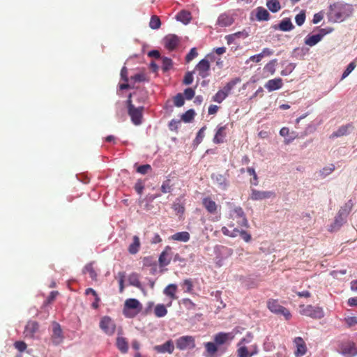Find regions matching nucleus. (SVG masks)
<instances>
[{"label":"nucleus","mask_w":357,"mask_h":357,"mask_svg":"<svg viewBox=\"0 0 357 357\" xmlns=\"http://www.w3.org/2000/svg\"><path fill=\"white\" fill-rule=\"evenodd\" d=\"M351 13V6L348 3L335 2L329 7V15L335 22L344 20Z\"/></svg>","instance_id":"f257e3e1"},{"label":"nucleus","mask_w":357,"mask_h":357,"mask_svg":"<svg viewBox=\"0 0 357 357\" xmlns=\"http://www.w3.org/2000/svg\"><path fill=\"white\" fill-rule=\"evenodd\" d=\"M233 336L229 333H218L214 336V342H208L204 344L206 352L211 356H214L218 350V346L224 344L229 339L232 340Z\"/></svg>","instance_id":"f03ea898"},{"label":"nucleus","mask_w":357,"mask_h":357,"mask_svg":"<svg viewBox=\"0 0 357 357\" xmlns=\"http://www.w3.org/2000/svg\"><path fill=\"white\" fill-rule=\"evenodd\" d=\"M132 93H130L127 100L128 113L130 116L132 122L139 126L142 123L144 106L135 107L132 102Z\"/></svg>","instance_id":"7ed1b4c3"},{"label":"nucleus","mask_w":357,"mask_h":357,"mask_svg":"<svg viewBox=\"0 0 357 357\" xmlns=\"http://www.w3.org/2000/svg\"><path fill=\"white\" fill-rule=\"evenodd\" d=\"M142 310V305L137 299L128 298L124 303L123 314L126 317L133 318Z\"/></svg>","instance_id":"20e7f679"},{"label":"nucleus","mask_w":357,"mask_h":357,"mask_svg":"<svg viewBox=\"0 0 357 357\" xmlns=\"http://www.w3.org/2000/svg\"><path fill=\"white\" fill-rule=\"evenodd\" d=\"M267 307L273 313L278 315H282L286 320L291 317L290 311L279 303L278 300L271 298L267 301Z\"/></svg>","instance_id":"39448f33"},{"label":"nucleus","mask_w":357,"mask_h":357,"mask_svg":"<svg viewBox=\"0 0 357 357\" xmlns=\"http://www.w3.org/2000/svg\"><path fill=\"white\" fill-rule=\"evenodd\" d=\"M300 313L302 315L310 317L312 319H321L324 316V311L321 307L312 306L311 305H301Z\"/></svg>","instance_id":"423d86ee"},{"label":"nucleus","mask_w":357,"mask_h":357,"mask_svg":"<svg viewBox=\"0 0 357 357\" xmlns=\"http://www.w3.org/2000/svg\"><path fill=\"white\" fill-rule=\"evenodd\" d=\"M230 218L236 221V225L240 227H248V222L243 208L240 206H236L231 210Z\"/></svg>","instance_id":"0eeeda50"},{"label":"nucleus","mask_w":357,"mask_h":357,"mask_svg":"<svg viewBox=\"0 0 357 357\" xmlns=\"http://www.w3.org/2000/svg\"><path fill=\"white\" fill-rule=\"evenodd\" d=\"M100 328L108 335H112L116 331L114 321L108 316L103 317L100 321Z\"/></svg>","instance_id":"6e6552de"},{"label":"nucleus","mask_w":357,"mask_h":357,"mask_svg":"<svg viewBox=\"0 0 357 357\" xmlns=\"http://www.w3.org/2000/svg\"><path fill=\"white\" fill-rule=\"evenodd\" d=\"M338 350L346 357H352L357 354L355 344L351 341L341 342L339 345Z\"/></svg>","instance_id":"1a4fd4ad"},{"label":"nucleus","mask_w":357,"mask_h":357,"mask_svg":"<svg viewBox=\"0 0 357 357\" xmlns=\"http://www.w3.org/2000/svg\"><path fill=\"white\" fill-rule=\"evenodd\" d=\"M176 345L180 350L193 349L195 347V338L190 335L180 337L176 340Z\"/></svg>","instance_id":"9d476101"},{"label":"nucleus","mask_w":357,"mask_h":357,"mask_svg":"<svg viewBox=\"0 0 357 357\" xmlns=\"http://www.w3.org/2000/svg\"><path fill=\"white\" fill-rule=\"evenodd\" d=\"M202 204L206 211L211 215L218 213L220 208V206L216 204L211 197H205L202 198Z\"/></svg>","instance_id":"9b49d317"},{"label":"nucleus","mask_w":357,"mask_h":357,"mask_svg":"<svg viewBox=\"0 0 357 357\" xmlns=\"http://www.w3.org/2000/svg\"><path fill=\"white\" fill-rule=\"evenodd\" d=\"M52 326V334L51 336V340L54 344L58 345L61 343L63 340L62 329L60 324L56 322H53Z\"/></svg>","instance_id":"f8f14e48"},{"label":"nucleus","mask_w":357,"mask_h":357,"mask_svg":"<svg viewBox=\"0 0 357 357\" xmlns=\"http://www.w3.org/2000/svg\"><path fill=\"white\" fill-rule=\"evenodd\" d=\"M210 63L206 59H202L196 66L195 70L199 73V75L202 78H206L210 75Z\"/></svg>","instance_id":"ddd939ff"},{"label":"nucleus","mask_w":357,"mask_h":357,"mask_svg":"<svg viewBox=\"0 0 357 357\" xmlns=\"http://www.w3.org/2000/svg\"><path fill=\"white\" fill-rule=\"evenodd\" d=\"M163 40L165 48L170 51L176 49L180 43L179 38L174 34L166 36Z\"/></svg>","instance_id":"4468645a"},{"label":"nucleus","mask_w":357,"mask_h":357,"mask_svg":"<svg viewBox=\"0 0 357 357\" xmlns=\"http://www.w3.org/2000/svg\"><path fill=\"white\" fill-rule=\"evenodd\" d=\"M171 250L172 248L167 245L160 255L158 262L160 267L166 266L170 264L172 260Z\"/></svg>","instance_id":"2eb2a0df"},{"label":"nucleus","mask_w":357,"mask_h":357,"mask_svg":"<svg viewBox=\"0 0 357 357\" xmlns=\"http://www.w3.org/2000/svg\"><path fill=\"white\" fill-rule=\"evenodd\" d=\"M294 343L296 347L294 354L296 357L304 356L307 352V347L305 341L301 337H297L294 340Z\"/></svg>","instance_id":"dca6fc26"},{"label":"nucleus","mask_w":357,"mask_h":357,"mask_svg":"<svg viewBox=\"0 0 357 357\" xmlns=\"http://www.w3.org/2000/svg\"><path fill=\"white\" fill-rule=\"evenodd\" d=\"M275 194L272 191H259L255 189L252 190L250 198L252 200H261L274 197Z\"/></svg>","instance_id":"f3484780"},{"label":"nucleus","mask_w":357,"mask_h":357,"mask_svg":"<svg viewBox=\"0 0 357 357\" xmlns=\"http://www.w3.org/2000/svg\"><path fill=\"white\" fill-rule=\"evenodd\" d=\"M39 325L35 321H29L27 322L24 334L25 337L32 338L35 333L38 331Z\"/></svg>","instance_id":"a211bd4d"},{"label":"nucleus","mask_w":357,"mask_h":357,"mask_svg":"<svg viewBox=\"0 0 357 357\" xmlns=\"http://www.w3.org/2000/svg\"><path fill=\"white\" fill-rule=\"evenodd\" d=\"M174 349V346L172 340L167 341L165 344L161 345H156L154 347V350L160 354H172Z\"/></svg>","instance_id":"6ab92c4d"},{"label":"nucleus","mask_w":357,"mask_h":357,"mask_svg":"<svg viewBox=\"0 0 357 357\" xmlns=\"http://www.w3.org/2000/svg\"><path fill=\"white\" fill-rule=\"evenodd\" d=\"M282 79L280 77L268 80L264 85L268 91H273L282 88Z\"/></svg>","instance_id":"aec40b11"},{"label":"nucleus","mask_w":357,"mask_h":357,"mask_svg":"<svg viewBox=\"0 0 357 357\" xmlns=\"http://www.w3.org/2000/svg\"><path fill=\"white\" fill-rule=\"evenodd\" d=\"M227 126H219L217 128L215 135L213 137V142L215 144H221L224 142V138L226 137Z\"/></svg>","instance_id":"412c9836"},{"label":"nucleus","mask_w":357,"mask_h":357,"mask_svg":"<svg viewBox=\"0 0 357 357\" xmlns=\"http://www.w3.org/2000/svg\"><path fill=\"white\" fill-rule=\"evenodd\" d=\"M233 22V17L226 13L221 14L219 16L217 22L218 24L222 27L229 26L231 25Z\"/></svg>","instance_id":"4be33fe9"},{"label":"nucleus","mask_w":357,"mask_h":357,"mask_svg":"<svg viewBox=\"0 0 357 357\" xmlns=\"http://www.w3.org/2000/svg\"><path fill=\"white\" fill-rule=\"evenodd\" d=\"M326 34V33H324L322 34H315V35H308L305 38V43L307 45H309L310 47L315 45L317 44L322 39L324 35Z\"/></svg>","instance_id":"5701e85b"},{"label":"nucleus","mask_w":357,"mask_h":357,"mask_svg":"<svg viewBox=\"0 0 357 357\" xmlns=\"http://www.w3.org/2000/svg\"><path fill=\"white\" fill-rule=\"evenodd\" d=\"M177 285L175 284H170L167 285L163 290V293L167 296L169 297L172 300L177 299L176 293L177 291Z\"/></svg>","instance_id":"b1692460"},{"label":"nucleus","mask_w":357,"mask_h":357,"mask_svg":"<svg viewBox=\"0 0 357 357\" xmlns=\"http://www.w3.org/2000/svg\"><path fill=\"white\" fill-rule=\"evenodd\" d=\"M190 236L188 231L177 232L172 235L169 238L173 241L180 242H188L190 240Z\"/></svg>","instance_id":"393cba45"},{"label":"nucleus","mask_w":357,"mask_h":357,"mask_svg":"<svg viewBox=\"0 0 357 357\" xmlns=\"http://www.w3.org/2000/svg\"><path fill=\"white\" fill-rule=\"evenodd\" d=\"M176 18L178 21H180L183 24H187L190 22L192 16L191 13L189 11L183 10L176 15Z\"/></svg>","instance_id":"a878e982"},{"label":"nucleus","mask_w":357,"mask_h":357,"mask_svg":"<svg viewBox=\"0 0 357 357\" xmlns=\"http://www.w3.org/2000/svg\"><path fill=\"white\" fill-rule=\"evenodd\" d=\"M256 18L258 21H267L270 18V14L264 8L258 7L257 8Z\"/></svg>","instance_id":"bb28decb"},{"label":"nucleus","mask_w":357,"mask_h":357,"mask_svg":"<svg viewBox=\"0 0 357 357\" xmlns=\"http://www.w3.org/2000/svg\"><path fill=\"white\" fill-rule=\"evenodd\" d=\"M139 248V238L137 236H134L132 237V243L128 247V252L132 255H135L138 252Z\"/></svg>","instance_id":"cd10ccee"},{"label":"nucleus","mask_w":357,"mask_h":357,"mask_svg":"<svg viewBox=\"0 0 357 357\" xmlns=\"http://www.w3.org/2000/svg\"><path fill=\"white\" fill-rule=\"evenodd\" d=\"M278 26L279 29L283 31H291L294 27L289 18H285L282 20L279 24Z\"/></svg>","instance_id":"c85d7f7f"},{"label":"nucleus","mask_w":357,"mask_h":357,"mask_svg":"<svg viewBox=\"0 0 357 357\" xmlns=\"http://www.w3.org/2000/svg\"><path fill=\"white\" fill-rule=\"evenodd\" d=\"M116 346L118 349L122 352V353H126L128 349V342L126 340V338L122 337H119L116 339Z\"/></svg>","instance_id":"c756f323"},{"label":"nucleus","mask_w":357,"mask_h":357,"mask_svg":"<svg viewBox=\"0 0 357 357\" xmlns=\"http://www.w3.org/2000/svg\"><path fill=\"white\" fill-rule=\"evenodd\" d=\"M353 206L352 200H349L339 211V215L340 216H347L352 210Z\"/></svg>","instance_id":"7c9ffc66"},{"label":"nucleus","mask_w":357,"mask_h":357,"mask_svg":"<svg viewBox=\"0 0 357 357\" xmlns=\"http://www.w3.org/2000/svg\"><path fill=\"white\" fill-rule=\"evenodd\" d=\"M266 6L273 13H276L281 8L278 0H267Z\"/></svg>","instance_id":"2f4dec72"},{"label":"nucleus","mask_w":357,"mask_h":357,"mask_svg":"<svg viewBox=\"0 0 357 357\" xmlns=\"http://www.w3.org/2000/svg\"><path fill=\"white\" fill-rule=\"evenodd\" d=\"M83 273L85 274L89 273L90 278L93 280H96L97 278V273L93 266L92 263L88 264L84 266L83 269Z\"/></svg>","instance_id":"473e14b6"},{"label":"nucleus","mask_w":357,"mask_h":357,"mask_svg":"<svg viewBox=\"0 0 357 357\" xmlns=\"http://www.w3.org/2000/svg\"><path fill=\"white\" fill-rule=\"evenodd\" d=\"M154 313L157 317H163L167 314V310L163 304H158L155 307Z\"/></svg>","instance_id":"72a5a7b5"},{"label":"nucleus","mask_w":357,"mask_h":357,"mask_svg":"<svg viewBox=\"0 0 357 357\" xmlns=\"http://www.w3.org/2000/svg\"><path fill=\"white\" fill-rule=\"evenodd\" d=\"M277 63V59H273L266 63L264 68V71L268 73L273 75L275 73V65Z\"/></svg>","instance_id":"f704fd0d"},{"label":"nucleus","mask_w":357,"mask_h":357,"mask_svg":"<svg viewBox=\"0 0 357 357\" xmlns=\"http://www.w3.org/2000/svg\"><path fill=\"white\" fill-rule=\"evenodd\" d=\"M240 82V79H232L223 87V89L221 90L222 91L225 92V93L227 94V96L229 95L231 89L234 87V86Z\"/></svg>","instance_id":"c9c22d12"},{"label":"nucleus","mask_w":357,"mask_h":357,"mask_svg":"<svg viewBox=\"0 0 357 357\" xmlns=\"http://www.w3.org/2000/svg\"><path fill=\"white\" fill-rule=\"evenodd\" d=\"M195 115V112L193 109H188L181 116V119L185 123H190L193 120Z\"/></svg>","instance_id":"e433bc0d"},{"label":"nucleus","mask_w":357,"mask_h":357,"mask_svg":"<svg viewBox=\"0 0 357 357\" xmlns=\"http://www.w3.org/2000/svg\"><path fill=\"white\" fill-rule=\"evenodd\" d=\"M129 284L132 286L139 287L141 285L140 281L139 280L138 274L133 273L130 274L128 277Z\"/></svg>","instance_id":"4c0bfd02"},{"label":"nucleus","mask_w":357,"mask_h":357,"mask_svg":"<svg viewBox=\"0 0 357 357\" xmlns=\"http://www.w3.org/2000/svg\"><path fill=\"white\" fill-rule=\"evenodd\" d=\"M161 22L160 18L156 15H153L149 22V26L152 29H158L160 27Z\"/></svg>","instance_id":"58836bf2"},{"label":"nucleus","mask_w":357,"mask_h":357,"mask_svg":"<svg viewBox=\"0 0 357 357\" xmlns=\"http://www.w3.org/2000/svg\"><path fill=\"white\" fill-rule=\"evenodd\" d=\"M351 126L347 125L341 126L333 134V137H341L346 134H347L349 128H350Z\"/></svg>","instance_id":"ea45409f"},{"label":"nucleus","mask_w":357,"mask_h":357,"mask_svg":"<svg viewBox=\"0 0 357 357\" xmlns=\"http://www.w3.org/2000/svg\"><path fill=\"white\" fill-rule=\"evenodd\" d=\"M238 357H251L253 353H250L245 346L241 347L237 350Z\"/></svg>","instance_id":"a19ab883"},{"label":"nucleus","mask_w":357,"mask_h":357,"mask_svg":"<svg viewBox=\"0 0 357 357\" xmlns=\"http://www.w3.org/2000/svg\"><path fill=\"white\" fill-rule=\"evenodd\" d=\"M117 278L119 279V292L123 293L124 291V280L126 278V273L123 271L119 272Z\"/></svg>","instance_id":"79ce46f5"},{"label":"nucleus","mask_w":357,"mask_h":357,"mask_svg":"<svg viewBox=\"0 0 357 357\" xmlns=\"http://www.w3.org/2000/svg\"><path fill=\"white\" fill-rule=\"evenodd\" d=\"M227 97V94L225 92L219 90L213 97V100L221 103Z\"/></svg>","instance_id":"37998d69"},{"label":"nucleus","mask_w":357,"mask_h":357,"mask_svg":"<svg viewBox=\"0 0 357 357\" xmlns=\"http://www.w3.org/2000/svg\"><path fill=\"white\" fill-rule=\"evenodd\" d=\"M172 187V185L171 184V180L167 179L166 181H163L160 190L162 193H168L171 192Z\"/></svg>","instance_id":"c03bdc74"},{"label":"nucleus","mask_w":357,"mask_h":357,"mask_svg":"<svg viewBox=\"0 0 357 357\" xmlns=\"http://www.w3.org/2000/svg\"><path fill=\"white\" fill-rule=\"evenodd\" d=\"M184 98L182 93H177L174 98V104L176 107H181L184 105Z\"/></svg>","instance_id":"a18cd8bd"},{"label":"nucleus","mask_w":357,"mask_h":357,"mask_svg":"<svg viewBox=\"0 0 357 357\" xmlns=\"http://www.w3.org/2000/svg\"><path fill=\"white\" fill-rule=\"evenodd\" d=\"M206 126H204L198 131L196 138L194 140V142L196 144H199L202 142L204 137V130H206Z\"/></svg>","instance_id":"49530a36"},{"label":"nucleus","mask_w":357,"mask_h":357,"mask_svg":"<svg viewBox=\"0 0 357 357\" xmlns=\"http://www.w3.org/2000/svg\"><path fill=\"white\" fill-rule=\"evenodd\" d=\"M356 63L354 62H351L347 67L346 70L344 71L342 75V79L346 78L356 68Z\"/></svg>","instance_id":"de8ad7c7"},{"label":"nucleus","mask_w":357,"mask_h":357,"mask_svg":"<svg viewBox=\"0 0 357 357\" xmlns=\"http://www.w3.org/2000/svg\"><path fill=\"white\" fill-rule=\"evenodd\" d=\"M344 321L346 323L348 327L354 326L357 324V317H346L344 319Z\"/></svg>","instance_id":"09e8293b"},{"label":"nucleus","mask_w":357,"mask_h":357,"mask_svg":"<svg viewBox=\"0 0 357 357\" xmlns=\"http://www.w3.org/2000/svg\"><path fill=\"white\" fill-rule=\"evenodd\" d=\"M305 20V11H301L299 14L296 15L295 17V21L297 25L301 26L303 24Z\"/></svg>","instance_id":"8fccbe9b"},{"label":"nucleus","mask_w":357,"mask_h":357,"mask_svg":"<svg viewBox=\"0 0 357 357\" xmlns=\"http://www.w3.org/2000/svg\"><path fill=\"white\" fill-rule=\"evenodd\" d=\"M198 55L197 49L195 47L192 48L189 53L185 56V61L186 62H190L192 60H193L195 57H197Z\"/></svg>","instance_id":"3c124183"},{"label":"nucleus","mask_w":357,"mask_h":357,"mask_svg":"<svg viewBox=\"0 0 357 357\" xmlns=\"http://www.w3.org/2000/svg\"><path fill=\"white\" fill-rule=\"evenodd\" d=\"M234 232H238L241 237L245 241V242H249L250 240H251V235L250 234H248L246 231H244V230H241V231H239L238 229H237L236 228H235L234 229Z\"/></svg>","instance_id":"603ef678"},{"label":"nucleus","mask_w":357,"mask_h":357,"mask_svg":"<svg viewBox=\"0 0 357 357\" xmlns=\"http://www.w3.org/2000/svg\"><path fill=\"white\" fill-rule=\"evenodd\" d=\"M150 170H151V167L149 164L140 165L137 169V172L141 174H146Z\"/></svg>","instance_id":"864d4df0"},{"label":"nucleus","mask_w":357,"mask_h":357,"mask_svg":"<svg viewBox=\"0 0 357 357\" xmlns=\"http://www.w3.org/2000/svg\"><path fill=\"white\" fill-rule=\"evenodd\" d=\"M335 169V166L333 165H331L329 167H324L321 171L320 173L321 175L326 176L327 175H329L331 173H332Z\"/></svg>","instance_id":"5fc2aeb1"},{"label":"nucleus","mask_w":357,"mask_h":357,"mask_svg":"<svg viewBox=\"0 0 357 357\" xmlns=\"http://www.w3.org/2000/svg\"><path fill=\"white\" fill-rule=\"evenodd\" d=\"M131 79L135 82H142L146 80V75L144 73H138L131 77Z\"/></svg>","instance_id":"6e6d98bb"},{"label":"nucleus","mask_w":357,"mask_h":357,"mask_svg":"<svg viewBox=\"0 0 357 357\" xmlns=\"http://www.w3.org/2000/svg\"><path fill=\"white\" fill-rule=\"evenodd\" d=\"M172 65V59L165 57L162 59V68L165 71L168 70Z\"/></svg>","instance_id":"4d7b16f0"},{"label":"nucleus","mask_w":357,"mask_h":357,"mask_svg":"<svg viewBox=\"0 0 357 357\" xmlns=\"http://www.w3.org/2000/svg\"><path fill=\"white\" fill-rule=\"evenodd\" d=\"M193 81V76L192 72H188L185 73L183 83L185 85L190 84Z\"/></svg>","instance_id":"13d9d810"},{"label":"nucleus","mask_w":357,"mask_h":357,"mask_svg":"<svg viewBox=\"0 0 357 357\" xmlns=\"http://www.w3.org/2000/svg\"><path fill=\"white\" fill-rule=\"evenodd\" d=\"M14 346L20 352L24 351L26 349V344L23 341L15 342Z\"/></svg>","instance_id":"bf43d9fd"},{"label":"nucleus","mask_w":357,"mask_h":357,"mask_svg":"<svg viewBox=\"0 0 357 357\" xmlns=\"http://www.w3.org/2000/svg\"><path fill=\"white\" fill-rule=\"evenodd\" d=\"M195 90L192 88H187L184 90V96L187 100H191L195 96Z\"/></svg>","instance_id":"052dcab7"},{"label":"nucleus","mask_w":357,"mask_h":357,"mask_svg":"<svg viewBox=\"0 0 357 357\" xmlns=\"http://www.w3.org/2000/svg\"><path fill=\"white\" fill-rule=\"evenodd\" d=\"M183 285L186 287V292H191L192 291V282L190 279H186L183 282Z\"/></svg>","instance_id":"680f3d73"},{"label":"nucleus","mask_w":357,"mask_h":357,"mask_svg":"<svg viewBox=\"0 0 357 357\" xmlns=\"http://www.w3.org/2000/svg\"><path fill=\"white\" fill-rule=\"evenodd\" d=\"M144 188V186L142 181H137L135 185V190L139 195H142L143 190Z\"/></svg>","instance_id":"e2e57ef3"},{"label":"nucleus","mask_w":357,"mask_h":357,"mask_svg":"<svg viewBox=\"0 0 357 357\" xmlns=\"http://www.w3.org/2000/svg\"><path fill=\"white\" fill-rule=\"evenodd\" d=\"M252 338L253 335L250 333H248L245 337L241 339V342L238 343V345H241L242 344L250 343L252 341Z\"/></svg>","instance_id":"0e129e2a"},{"label":"nucleus","mask_w":357,"mask_h":357,"mask_svg":"<svg viewBox=\"0 0 357 357\" xmlns=\"http://www.w3.org/2000/svg\"><path fill=\"white\" fill-rule=\"evenodd\" d=\"M262 56L261 55V54H256V55H253L252 56H250L249 58V59L245 62L246 63H248L249 61H254V62H256V63H259L261 61V60L262 59Z\"/></svg>","instance_id":"69168bd1"},{"label":"nucleus","mask_w":357,"mask_h":357,"mask_svg":"<svg viewBox=\"0 0 357 357\" xmlns=\"http://www.w3.org/2000/svg\"><path fill=\"white\" fill-rule=\"evenodd\" d=\"M57 294H58L57 291H52L50 293V294L48 296V297L47 298L45 303L49 304V303H51L52 302H53L55 300Z\"/></svg>","instance_id":"338daca9"},{"label":"nucleus","mask_w":357,"mask_h":357,"mask_svg":"<svg viewBox=\"0 0 357 357\" xmlns=\"http://www.w3.org/2000/svg\"><path fill=\"white\" fill-rule=\"evenodd\" d=\"M273 53H274V52L273 50L269 49V48H264L260 54H261L262 58H264V56H271L273 54Z\"/></svg>","instance_id":"774afa93"}]
</instances>
